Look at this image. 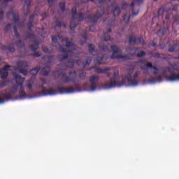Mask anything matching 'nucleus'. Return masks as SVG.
<instances>
[{
    "label": "nucleus",
    "instance_id": "f257e3e1",
    "mask_svg": "<svg viewBox=\"0 0 179 179\" xmlns=\"http://www.w3.org/2000/svg\"><path fill=\"white\" fill-rule=\"evenodd\" d=\"M96 73H103L108 78H110L111 73L113 72V76L110 78V80L101 84L102 89H113V87H121V86H138V80L136 78L141 72L136 70V68L131 66L127 71V76H120L118 69L115 67H106L104 69L95 68Z\"/></svg>",
    "mask_w": 179,
    "mask_h": 179
},
{
    "label": "nucleus",
    "instance_id": "f03ea898",
    "mask_svg": "<svg viewBox=\"0 0 179 179\" xmlns=\"http://www.w3.org/2000/svg\"><path fill=\"white\" fill-rule=\"evenodd\" d=\"M26 66H29L27 62H19L17 63L16 66L10 67V66H5L3 69L0 70L1 79H6L8 77V71H15V72H13V76L17 83V85H15L11 88L10 92H8L6 90L1 91L0 94V104H3L6 99H10L12 94H15L18 89H20V99H24V97H26V93L24 92V89L22 85L25 79L16 73L18 72L19 73H22V75H27V71L22 69V68H26Z\"/></svg>",
    "mask_w": 179,
    "mask_h": 179
},
{
    "label": "nucleus",
    "instance_id": "7ed1b4c3",
    "mask_svg": "<svg viewBox=\"0 0 179 179\" xmlns=\"http://www.w3.org/2000/svg\"><path fill=\"white\" fill-rule=\"evenodd\" d=\"M145 72L151 71L154 77L152 82H162L163 78H165L168 82H177L179 80V69H176V65H171L169 67L159 70L157 68L152 66L151 63L146 60H141L137 63Z\"/></svg>",
    "mask_w": 179,
    "mask_h": 179
},
{
    "label": "nucleus",
    "instance_id": "20e7f679",
    "mask_svg": "<svg viewBox=\"0 0 179 179\" xmlns=\"http://www.w3.org/2000/svg\"><path fill=\"white\" fill-rule=\"evenodd\" d=\"M8 19H11V20L14 21V24H8L6 27L5 30L8 31L12 29V26L13 27L14 33H15V38L13 41V43L9 44L8 46H5L3 45H0V48L1 50H7V51H10V52H13L15 51V47H23L24 43L19 38V33H17V29H20V26H22V23L19 20V17L13 10H11L8 14Z\"/></svg>",
    "mask_w": 179,
    "mask_h": 179
},
{
    "label": "nucleus",
    "instance_id": "39448f33",
    "mask_svg": "<svg viewBox=\"0 0 179 179\" xmlns=\"http://www.w3.org/2000/svg\"><path fill=\"white\" fill-rule=\"evenodd\" d=\"M111 10H113L115 17L118 16L121 12L118 6L115 4L107 9L101 10V11L98 12L96 15L88 17V19L92 23H97V21L99 19H100V17H104V15H107V13L111 12Z\"/></svg>",
    "mask_w": 179,
    "mask_h": 179
},
{
    "label": "nucleus",
    "instance_id": "423d86ee",
    "mask_svg": "<svg viewBox=\"0 0 179 179\" xmlns=\"http://www.w3.org/2000/svg\"><path fill=\"white\" fill-rule=\"evenodd\" d=\"M63 44H65L64 48H60V51L62 52V55L59 56L60 61H64V59H66L68 58V55L74 51L75 45L72 43V41L65 38L62 40Z\"/></svg>",
    "mask_w": 179,
    "mask_h": 179
},
{
    "label": "nucleus",
    "instance_id": "0eeeda50",
    "mask_svg": "<svg viewBox=\"0 0 179 179\" xmlns=\"http://www.w3.org/2000/svg\"><path fill=\"white\" fill-rule=\"evenodd\" d=\"M71 13L73 18L71 22L70 29L71 30H75V27H76V26L78 25V22H80V20H82L84 17L83 14L78 13L76 8H72Z\"/></svg>",
    "mask_w": 179,
    "mask_h": 179
},
{
    "label": "nucleus",
    "instance_id": "6e6552de",
    "mask_svg": "<svg viewBox=\"0 0 179 179\" xmlns=\"http://www.w3.org/2000/svg\"><path fill=\"white\" fill-rule=\"evenodd\" d=\"M111 50L113 51V54L110 56V58L112 59H129V57L125 56L124 54H122V52H121V49L118 48L116 45H112Z\"/></svg>",
    "mask_w": 179,
    "mask_h": 179
},
{
    "label": "nucleus",
    "instance_id": "1a4fd4ad",
    "mask_svg": "<svg viewBox=\"0 0 179 179\" xmlns=\"http://www.w3.org/2000/svg\"><path fill=\"white\" fill-rule=\"evenodd\" d=\"M59 76H62V80L66 83H75V82H78V76L75 71L70 73L69 76H66V73L62 72L59 74Z\"/></svg>",
    "mask_w": 179,
    "mask_h": 179
},
{
    "label": "nucleus",
    "instance_id": "9d476101",
    "mask_svg": "<svg viewBox=\"0 0 179 179\" xmlns=\"http://www.w3.org/2000/svg\"><path fill=\"white\" fill-rule=\"evenodd\" d=\"M129 44L132 45L134 44H145V41H143V38H136L135 36H130L129 38Z\"/></svg>",
    "mask_w": 179,
    "mask_h": 179
},
{
    "label": "nucleus",
    "instance_id": "9b49d317",
    "mask_svg": "<svg viewBox=\"0 0 179 179\" xmlns=\"http://www.w3.org/2000/svg\"><path fill=\"white\" fill-rule=\"evenodd\" d=\"M99 77L96 76H93L90 78V91L94 92L96 90V83L99 82Z\"/></svg>",
    "mask_w": 179,
    "mask_h": 179
},
{
    "label": "nucleus",
    "instance_id": "f8f14e48",
    "mask_svg": "<svg viewBox=\"0 0 179 179\" xmlns=\"http://www.w3.org/2000/svg\"><path fill=\"white\" fill-rule=\"evenodd\" d=\"M29 38H32L34 41V44L30 46L31 51H36L38 48V41L36 39V36L33 34V33L30 34L29 36Z\"/></svg>",
    "mask_w": 179,
    "mask_h": 179
},
{
    "label": "nucleus",
    "instance_id": "ddd939ff",
    "mask_svg": "<svg viewBox=\"0 0 179 179\" xmlns=\"http://www.w3.org/2000/svg\"><path fill=\"white\" fill-rule=\"evenodd\" d=\"M129 52L131 55H137V57H145V52L136 48H131Z\"/></svg>",
    "mask_w": 179,
    "mask_h": 179
},
{
    "label": "nucleus",
    "instance_id": "4468645a",
    "mask_svg": "<svg viewBox=\"0 0 179 179\" xmlns=\"http://www.w3.org/2000/svg\"><path fill=\"white\" fill-rule=\"evenodd\" d=\"M42 94L43 96H54L55 94H57V91H55L52 88L50 89H45L44 87L42 88Z\"/></svg>",
    "mask_w": 179,
    "mask_h": 179
},
{
    "label": "nucleus",
    "instance_id": "2eb2a0df",
    "mask_svg": "<svg viewBox=\"0 0 179 179\" xmlns=\"http://www.w3.org/2000/svg\"><path fill=\"white\" fill-rule=\"evenodd\" d=\"M59 90L60 93H66L67 94L75 92V89H73L72 87H59Z\"/></svg>",
    "mask_w": 179,
    "mask_h": 179
},
{
    "label": "nucleus",
    "instance_id": "dca6fc26",
    "mask_svg": "<svg viewBox=\"0 0 179 179\" xmlns=\"http://www.w3.org/2000/svg\"><path fill=\"white\" fill-rule=\"evenodd\" d=\"M106 59H107V58H106V57L103 56L101 54H99L96 57L97 64H103Z\"/></svg>",
    "mask_w": 179,
    "mask_h": 179
},
{
    "label": "nucleus",
    "instance_id": "f3484780",
    "mask_svg": "<svg viewBox=\"0 0 179 179\" xmlns=\"http://www.w3.org/2000/svg\"><path fill=\"white\" fill-rule=\"evenodd\" d=\"M41 73H43V75H44V76H48V75L50 73V66H45L41 70Z\"/></svg>",
    "mask_w": 179,
    "mask_h": 179
},
{
    "label": "nucleus",
    "instance_id": "a211bd4d",
    "mask_svg": "<svg viewBox=\"0 0 179 179\" xmlns=\"http://www.w3.org/2000/svg\"><path fill=\"white\" fill-rule=\"evenodd\" d=\"M99 48L101 51H103V52H107V51H108V47L104 45L103 43L99 44Z\"/></svg>",
    "mask_w": 179,
    "mask_h": 179
},
{
    "label": "nucleus",
    "instance_id": "6ab92c4d",
    "mask_svg": "<svg viewBox=\"0 0 179 179\" xmlns=\"http://www.w3.org/2000/svg\"><path fill=\"white\" fill-rule=\"evenodd\" d=\"M102 40H103V41H110V40H111V37L108 36V34H104L102 36Z\"/></svg>",
    "mask_w": 179,
    "mask_h": 179
},
{
    "label": "nucleus",
    "instance_id": "aec40b11",
    "mask_svg": "<svg viewBox=\"0 0 179 179\" xmlns=\"http://www.w3.org/2000/svg\"><path fill=\"white\" fill-rule=\"evenodd\" d=\"M38 71H40V67H36V69H32L31 71V75H33L34 76L37 75Z\"/></svg>",
    "mask_w": 179,
    "mask_h": 179
},
{
    "label": "nucleus",
    "instance_id": "412c9836",
    "mask_svg": "<svg viewBox=\"0 0 179 179\" xmlns=\"http://www.w3.org/2000/svg\"><path fill=\"white\" fill-rule=\"evenodd\" d=\"M74 64H75V60H73V57L71 60L67 63L66 66L68 68H72V66H73Z\"/></svg>",
    "mask_w": 179,
    "mask_h": 179
},
{
    "label": "nucleus",
    "instance_id": "4be33fe9",
    "mask_svg": "<svg viewBox=\"0 0 179 179\" xmlns=\"http://www.w3.org/2000/svg\"><path fill=\"white\" fill-rule=\"evenodd\" d=\"M34 80L33 78H31V80L28 82L27 83V87L28 89H31V86H33V83H34Z\"/></svg>",
    "mask_w": 179,
    "mask_h": 179
},
{
    "label": "nucleus",
    "instance_id": "5701e85b",
    "mask_svg": "<svg viewBox=\"0 0 179 179\" xmlns=\"http://www.w3.org/2000/svg\"><path fill=\"white\" fill-rule=\"evenodd\" d=\"M123 20L125 23H128V22L129 21V16H128L127 15H124L123 17Z\"/></svg>",
    "mask_w": 179,
    "mask_h": 179
},
{
    "label": "nucleus",
    "instance_id": "b1692460",
    "mask_svg": "<svg viewBox=\"0 0 179 179\" xmlns=\"http://www.w3.org/2000/svg\"><path fill=\"white\" fill-rule=\"evenodd\" d=\"M91 61H92V59H88L86 62H83V67L86 68V66H87L89 65V64H90Z\"/></svg>",
    "mask_w": 179,
    "mask_h": 179
},
{
    "label": "nucleus",
    "instance_id": "393cba45",
    "mask_svg": "<svg viewBox=\"0 0 179 179\" xmlns=\"http://www.w3.org/2000/svg\"><path fill=\"white\" fill-rule=\"evenodd\" d=\"M85 76H86V73L81 71L79 74V78H80V79H85Z\"/></svg>",
    "mask_w": 179,
    "mask_h": 179
},
{
    "label": "nucleus",
    "instance_id": "a878e982",
    "mask_svg": "<svg viewBox=\"0 0 179 179\" xmlns=\"http://www.w3.org/2000/svg\"><path fill=\"white\" fill-rule=\"evenodd\" d=\"M59 8H60L61 10H62V12H64V10H65V3H59Z\"/></svg>",
    "mask_w": 179,
    "mask_h": 179
},
{
    "label": "nucleus",
    "instance_id": "bb28decb",
    "mask_svg": "<svg viewBox=\"0 0 179 179\" xmlns=\"http://www.w3.org/2000/svg\"><path fill=\"white\" fill-rule=\"evenodd\" d=\"M43 52H46V54H50L51 52V50L50 49H48L47 47L43 48Z\"/></svg>",
    "mask_w": 179,
    "mask_h": 179
},
{
    "label": "nucleus",
    "instance_id": "cd10ccee",
    "mask_svg": "<svg viewBox=\"0 0 179 179\" xmlns=\"http://www.w3.org/2000/svg\"><path fill=\"white\" fill-rule=\"evenodd\" d=\"M29 6H30V0H27L24 3V8H29Z\"/></svg>",
    "mask_w": 179,
    "mask_h": 179
},
{
    "label": "nucleus",
    "instance_id": "c85d7f7f",
    "mask_svg": "<svg viewBox=\"0 0 179 179\" xmlns=\"http://www.w3.org/2000/svg\"><path fill=\"white\" fill-rule=\"evenodd\" d=\"M94 50V46L93 45H89V51L90 52H93Z\"/></svg>",
    "mask_w": 179,
    "mask_h": 179
},
{
    "label": "nucleus",
    "instance_id": "c756f323",
    "mask_svg": "<svg viewBox=\"0 0 179 179\" xmlns=\"http://www.w3.org/2000/svg\"><path fill=\"white\" fill-rule=\"evenodd\" d=\"M6 86V82H1L0 83V89H3V87H5Z\"/></svg>",
    "mask_w": 179,
    "mask_h": 179
},
{
    "label": "nucleus",
    "instance_id": "7c9ffc66",
    "mask_svg": "<svg viewBox=\"0 0 179 179\" xmlns=\"http://www.w3.org/2000/svg\"><path fill=\"white\" fill-rule=\"evenodd\" d=\"M52 43H57V41H58V37L57 36H52Z\"/></svg>",
    "mask_w": 179,
    "mask_h": 179
},
{
    "label": "nucleus",
    "instance_id": "2f4dec72",
    "mask_svg": "<svg viewBox=\"0 0 179 179\" xmlns=\"http://www.w3.org/2000/svg\"><path fill=\"white\" fill-rule=\"evenodd\" d=\"M94 30H96V28L94 27V25H91L90 27V31H94Z\"/></svg>",
    "mask_w": 179,
    "mask_h": 179
},
{
    "label": "nucleus",
    "instance_id": "473e14b6",
    "mask_svg": "<svg viewBox=\"0 0 179 179\" xmlns=\"http://www.w3.org/2000/svg\"><path fill=\"white\" fill-rule=\"evenodd\" d=\"M2 17H3V11L0 10V20H2Z\"/></svg>",
    "mask_w": 179,
    "mask_h": 179
},
{
    "label": "nucleus",
    "instance_id": "72a5a7b5",
    "mask_svg": "<svg viewBox=\"0 0 179 179\" xmlns=\"http://www.w3.org/2000/svg\"><path fill=\"white\" fill-rule=\"evenodd\" d=\"M34 57H36V58H38V57H41V54L36 52L34 55Z\"/></svg>",
    "mask_w": 179,
    "mask_h": 179
},
{
    "label": "nucleus",
    "instance_id": "f704fd0d",
    "mask_svg": "<svg viewBox=\"0 0 179 179\" xmlns=\"http://www.w3.org/2000/svg\"><path fill=\"white\" fill-rule=\"evenodd\" d=\"M62 24H61V22L59 21H57L56 22V26H57V27H59L62 26Z\"/></svg>",
    "mask_w": 179,
    "mask_h": 179
},
{
    "label": "nucleus",
    "instance_id": "c9c22d12",
    "mask_svg": "<svg viewBox=\"0 0 179 179\" xmlns=\"http://www.w3.org/2000/svg\"><path fill=\"white\" fill-rule=\"evenodd\" d=\"M48 61H49V62H52L54 61V58L52 57H50L48 59Z\"/></svg>",
    "mask_w": 179,
    "mask_h": 179
},
{
    "label": "nucleus",
    "instance_id": "e433bc0d",
    "mask_svg": "<svg viewBox=\"0 0 179 179\" xmlns=\"http://www.w3.org/2000/svg\"><path fill=\"white\" fill-rule=\"evenodd\" d=\"M143 1V0H134V2H135L136 3H142Z\"/></svg>",
    "mask_w": 179,
    "mask_h": 179
},
{
    "label": "nucleus",
    "instance_id": "4c0bfd02",
    "mask_svg": "<svg viewBox=\"0 0 179 179\" xmlns=\"http://www.w3.org/2000/svg\"><path fill=\"white\" fill-rule=\"evenodd\" d=\"M169 52H174V48L172 47V48H169Z\"/></svg>",
    "mask_w": 179,
    "mask_h": 179
},
{
    "label": "nucleus",
    "instance_id": "58836bf2",
    "mask_svg": "<svg viewBox=\"0 0 179 179\" xmlns=\"http://www.w3.org/2000/svg\"><path fill=\"white\" fill-rule=\"evenodd\" d=\"M48 2L49 3V5H52V2H54V0H48Z\"/></svg>",
    "mask_w": 179,
    "mask_h": 179
},
{
    "label": "nucleus",
    "instance_id": "ea45409f",
    "mask_svg": "<svg viewBox=\"0 0 179 179\" xmlns=\"http://www.w3.org/2000/svg\"><path fill=\"white\" fill-rule=\"evenodd\" d=\"M137 15H138V12L135 13L133 11L132 16H137Z\"/></svg>",
    "mask_w": 179,
    "mask_h": 179
},
{
    "label": "nucleus",
    "instance_id": "a19ab883",
    "mask_svg": "<svg viewBox=\"0 0 179 179\" xmlns=\"http://www.w3.org/2000/svg\"><path fill=\"white\" fill-rule=\"evenodd\" d=\"M28 28L31 29V22L28 23Z\"/></svg>",
    "mask_w": 179,
    "mask_h": 179
},
{
    "label": "nucleus",
    "instance_id": "79ce46f5",
    "mask_svg": "<svg viewBox=\"0 0 179 179\" xmlns=\"http://www.w3.org/2000/svg\"><path fill=\"white\" fill-rule=\"evenodd\" d=\"M169 17H170V14H167L165 17V19L169 20Z\"/></svg>",
    "mask_w": 179,
    "mask_h": 179
},
{
    "label": "nucleus",
    "instance_id": "37998d69",
    "mask_svg": "<svg viewBox=\"0 0 179 179\" xmlns=\"http://www.w3.org/2000/svg\"><path fill=\"white\" fill-rule=\"evenodd\" d=\"M99 3H103L104 2V0H97Z\"/></svg>",
    "mask_w": 179,
    "mask_h": 179
},
{
    "label": "nucleus",
    "instance_id": "c03bdc74",
    "mask_svg": "<svg viewBox=\"0 0 179 179\" xmlns=\"http://www.w3.org/2000/svg\"><path fill=\"white\" fill-rule=\"evenodd\" d=\"M151 46H152V47H156V44H155V43H152V44H151Z\"/></svg>",
    "mask_w": 179,
    "mask_h": 179
},
{
    "label": "nucleus",
    "instance_id": "a18cd8bd",
    "mask_svg": "<svg viewBox=\"0 0 179 179\" xmlns=\"http://www.w3.org/2000/svg\"><path fill=\"white\" fill-rule=\"evenodd\" d=\"M108 33H111V29H108Z\"/></svg>",
    "mask_w": 179,
    "mask_h": 179
},
{
    "label": "nucleus",
    "instance_id": "49530a36",
    "mask_svg": "<svg viewBox=\"0 0 179 179\" xmlns=\"http://www.w3.org/2000/svg\"><path fill=\"white\" fill-rule=\"evenodd\" d=\"M33 17H34V15H31V16L30 17V20H31V19H33Z\"/></svg>",
    "mask_w": 179,
    "mask_h": 179
},
{
    "label": "nucleus",
    "instance_id": "de8ad7c7",
    "mask_svg": "<svg viewBox=\"0 0 179 179\" xmlns=\"http://www.w3.org/2000/svg\"><path fill=\"white\" fill-rule=\"evenodd\" d=\"M77 64H78V65H80V62L79 61H77Z\"/></svg>",
    "mask_w": 179,
    "mask_h": 179
},
{
    "label": "nucleus",
    "instance_id": "09e8293b",
    "mask_svg": "<svg viewBox=\"0 0 179 179\" xmlns=\"http://www.w3.org/2000/svg\"><path fill=\"white\" fill-rule=\"evenodd\" d=\"M108 22H109V23H111L112 21L110 20H108Z\"/></svg>",
    "mask_w": 179,
    "mask_h": 179
},
{
    "label": "nucleus",
    "instance_id": "8fccbe9b",
    "mask_svg": "<svg viewBox=\"0 0 179 179\" xmlns=\"http://www.w3.org/2000/svg\"><path fill=\"white\" fill-rule=\"evenodd\" d=\"M63 26H64V27H66V25H65V24H64Z\"/></svg>",
    "mask_w": 179,
    "mask_h": 179
},
{
    "label": "nucleus",
    "instance_id": "3c124183",
    "mask_svg": "<svg viewBox=\"0 0 179 179\" xmlns=\"http://www.w3.org/2000/svg\"><path fill=\"white\" fill-rule=\"evenodd\" d=\"M92 2H94V0H91Z\"/></svg>",
    "mask_w": 179,
    "mask_h": 179
},
{
    "label": "nucleus",
    "instance_id": "603ef678",
    "mask_svg": "<svg viewBox=\"0 0 179 179\" xmlns=\"http://www.w3.org/2000/svg\"><path fill=\"white\" fill-rule=\"evenodd\" d=\"M110 1H113V0H110Z\"/></svg>",
    "mask_w": 179,
    "mask_h": 179
},
{
    "label": "nucleus",
    "instance_id": "864d4df0",
    "mask_svg": "<svg viewBox=\"0 0 179 179\" xmlns=\"http://www.w3.org/2000/svg\"><path fill=\"white\" fill-rule=\"evenodd\" d=\"M154 1H157V0H154Z\"/></svg>",
    "mask_w": 179,
    "mask_h": 179
}]
</instances>
